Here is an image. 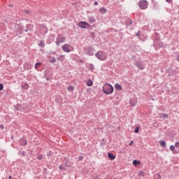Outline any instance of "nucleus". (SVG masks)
Masks as SVG:
<instances>
[{
  "mask_svg": "<svg viewBox=\"0 0 179 179\" xmlns=\"http://www.w3.org/2000/svg\"><path fill=\"white\" fill-rule=\"evenodd\" d=\"M25 13H30V11H29V10H25Z\"/></svg>",
  "mask_w": 179,
  "mask_h": 179,
  "instance_id": "40",
  "label": "nucleus"
},
{
  "mask_svg": "<svg viewBox=\"0 0 179 179\" xmlns=\"http://www.w3.org/2000/svg\"><path fill=\"white\" fill-rule=\"evenodd\" d=\"M62 48L64 52H71V45L69 44H64L62 46Z\"/></svg>",
  "mask_w": 179,
  "mask_h": 179,
  "instance_id": "8",
  "label": "nucleus"
},
{
  "mask_svg": "<svg viewBox=\"0 0 179 179\" xmlns=\"http://www.w3.org/2000/svg\"><path fill=\"white\" fill-rule=\"evenodd\" d=\"M52 64H55L57 62V59L55 57H53L52 60L50 61Z\"/></svg>",
  "mask_w": 179,
  "mask_h": 179,
  "instance_id": "24",
  "label": "nucleus"
},
{
  "mask_svg": "<svg viewBox=\"0 0 179 179\" xmlns=\"http://www.w3.org/2000/svg\"><path fill=\"white\" fill-rule=\"evenodd\" d=\"M20 145H21V146H25V145H27V140L22 138L20 141Z\"/></svg>",
  "mask_w": 179,
  "mask_h": 179,
  "instance_id": "9",
  "label": "nucleus"
},
{
  "mask_svg": "<svg viewBox=\"0 0 179 179\" xmlns=\"http://www.w3.org/2000/svg\"><path fill=\"white\" fill-rule=\"evenodd\" d=\"M78 27L81 29H87V27H90V24L87 22L82 21L78 23Z\"/></svg>",
  "mask_w": 179,
  "mask_h": 179,
  "instance_id": "7",
  "label": "nucleus"
},
{
  "mask_svg": "<svg viewBox=\"0 0 179 179\" xmlns=\"http://www.w3.org/2000/svg\"><path fill=\"white\" fill-rule=\"evenodd\" d=\"M103 92L105 94H113L114 92V87L110 84L106 83L103 87Z\"/></svg>",
  "mask_w": 179,
  "mask_h": 179,
  "instance_id": "1",
  "label": "nucleus"
},
{
  "mask_svg": "<svg viewBox=\"0 0 179 179\" xmlns=\"http://www.w3.org/2000/svg\"><path fill=\"white\" fill-rule=\"evenodd\" d=\"M95 57L99 59V61H106V59H107V53L103 50H99L95 54Z\"/></svg>",
  "mask_w": 179,
  "mask_h": 179,
  "instance_id": "2",
  "label": "nucleus"
},
{
  "mask_svg": "<svg viewBox=\"0 0 179 179\" xmlns=\"http://www.w3.org/2000/svg\"><path fill=\"white\" fill-rule=\"evenodd\" d=\"M90 23H96V19L94 17H88Z\"/></svg>",
  "mask_w": 179,
  "mask_h": 179,
  "instance_id": "12",
  "label": "nucleus"
},
{
  "mask_svg": "<svg viewBox=\"0 0 179 179\" xmlns=\"http://www.w3.org/2000/svg\"><path fill=\"white\" fill-rule=\"evenodd\" d=\"M148 1L145 0H141L138 3V6L141 8L143 10H145V9H147L148 8Z\"/></svg>",
  "mask_w": 179,
  "mask_h": 179,
  "instance_id": "4",
  "label": "nucleus"
},
{
  "mask_svg": "<svg viewBox=\"0 0 179 179\" xmlns=\"http://www.w3.org/2000/svg\"><path fill=\"white\" fill-rule=\"evenodd\" d=\"M74 89H75V88L73 87V86H69V87H67V90H68L69 92H73Z\"/></svg>",
  "mask_w": 179,
  "mask_h": 179,
  "instance_id": "21",
  "label": "nucleus"
},
{
  "mask_svg": "<svg viewBox=\"0 0 179 179\" xmlns=\"http://www.w3.org/2000/svg\"><path fill=\"white\" fill-rule=\"evenodd\" d=\"M85 52L87 55H90V57L94 55V52H96V50L92 46H87V48H85Z\"/></svg>",
  "mask_w": 179,
  "mask_h": 179,
  "instance_id": "3",
  "label": "nucleus"
},
{
  "mask_svg": "<svg viewBox=\"0 0 179 179\" xmlns=\"http://www.w3.org/2000/svg\"><path fill=\"white\" fill-rule=\"evenodd\" d=\"M8 178H9V179H11V178H12V176H10L8 177Z\"/></svg>",
  "mask_w": 179,
  "mask_h": 179,
  "instance_id": "42",
  "label": "nucleus"
},
{
  "mask_svg": "<svg viewBox=\"0 0 179 179\" xmlns=\"http://www.w3.org/2000/svg\"><path fill=\"white\" fill-rule=\"evenodd\" d=\"M159 118H169V115L166 113L160 114Z\"/></svg>",
  "mask_w": 179,
  "mask_h": 179,
  "instance_id": "14",
  "label": "nucleus"
},
{
  "mask_svg": "<svg viewBox=\"0 0 179 179\" xmlns=\"http://www.w3.org/2000/svg\"><path fill=\"white\" fill-rule=\"evenodd\" d=\"M134 144V141H131L129 143V145L131 146V145H133Z\"/></svg>",
  "mask_w": 179,
  "mask_h": 179,
  "instance_id": "38",
  "label": "nucleus"
},
{
  "mask_svg": "<svg viewBox=\"0 0 179 179\" xmlns=\"http://www.w3.org/2000/svg\"><path fill=\"white\" fill-rule=\"evenodd\" d=\"M0 90H3V85L0 83Z\"/></svg>",
  "mask_w": 179,
  "mask_h": 179,
  "instance_id": "32",
  "label": "nucleus"
},
{
  "mask_svg": "<svg viewBox=\"0 0 179 179\" xmlns=\"http://www.w3.org/2000/svg\"><path fill=\"white\" fill-rule=\"evenodd\" d=\"M175 146H176V148H178V147H179V142H178V141H177V142L175 143Z\"/></svg>",
  "mask_w": 179,
  "mask_h": 179,
  "instance_id": "31",
  "label": "nucleus"
},
{
  "mask_svg": "<svg viewBox=\"0 0 179 179\" xmlns=\"http://www.w3.org/2000/svg\"><path fill=\"white\" fill-rule=\"evenodd\" d=\"M93 85V81L92 80H89L87 83V86H92Z\"/></svg>",
  "mask_w": 179,
  "mask_h": 179,
  "instance_id": "20",
  "label": "nucleus"
},
{
  "mask_svg": "<svg viewBox=\"0 0 179 179\" xmlns=\"http://www.w3.org/2000/svg\"><path fill=\"white\" fill-rule=\"evenodd\" d=\"M135 134H138L139 132V127H136L134 130Z\"/></svg>",
  "mask_w": 179,
  "mask_h": 179,
  "instance_id": "29",
  "label": "nucleus"
},
{
  "mask_svg": "<svg viewBox=\"0 0 179 179\" xmlns=\"http://www.w3.org/2000/svg\"><path fill=\"white\" fill-rule=\"evenodd\" d=\"M40 65H41V62H37L35 64V69H37V68H38V66H40Z\"/></svg>",
  "mask_w": 179,
  "mask_h": 179,
  "instance_id": "23",
  "label": "nucleus"
},
{
  "mask_svg": "<svg viewBox=\"0 0 179 179\" xmlns=\"http://www.w3.org/2000/svg\"><path fill=\"white\" fill-rule=\"evenodd\" d=\"M59 169H60V170H66V167H65V166H62V165H61V166L59 167Z\"/></svg>",
  "mask_w": 179,
  "mask_h": 179,
  "instance_id": "28",
  "label": "nucleus"
},
{
  "mask_svg": "<svg viewBox=\"0 0 179 179\" xmlns=\"http://www.w3.org/2000/svg\"><path fill=\"white\" fill-rule=\"evenodd\" d=\"M115 89L116 90H122V87L118 83L115 84Z\"/></svg>",
  "mask_w": 179,
  "mask_h": 179,
  "instance_id": "11",
  "label": "nucleus"
},
{
  "mask_svg": "<svg viewBox=\"0 0 179 179\" xmlns=\"http://www.w3.org/2000/svg\"><path fill=\"white\" fill-rule=\"evenodd\" d=\"M65 59V55H59L57 57V61H64Z\"/></svg>",
  "mask_w": 179,
  "mask_h": 179,
  "instance_id": "13",
  "label": "nucleus"
},
{
  "mask_svg": "<svg viewBox=\"0 0 179 179\" xmlns=\"http://www.w3.org/2000/svg\"><path fill=\"white\" fill-rule=\"evenodd\" d=\"M159 144L161 145V146H162V148H166V141H160Z\"/></svg>",
  "mask_w": 179,
  "mask_h": 179,
  "instance_id": "17",
  "label": "nucleus"
},
{
  "mask_svg": "<svg viewBox=\"0 0 179 179\" xmlns=\"http://www.w3.org/2000/svg\"><path fill=\"white\" fill-rule=\"evenodd\" d=\"M108 157H109L110 160H114L115 159V156H114V154L110 152L108 153Z\"/></svg>",
  "mask_w": 179,
  "mask_h": 179,
  "instance_id": "10",
  "label": "nucleus"
},
{
  "mask_svg": "<svg viewBox=\"0 0 179 179\" xmlns=\"http://www.w3.org/2000/svg\"><path fill=\"white\" fill-rule=\"evenodd\" d=\"M131 105L134 107V106H135V104H132V103H131Z\"/></svg>",
  "mask_w": 179,
  "mask_h": 179,
  "instance_id": "43",
  "label": "nucleus"
},
{
  "mask_svg": "<svg viewBox=\"0 0 179 179\" xmlns=\"http://www.w3.org/2000/svg\"><path fill=\"white\" fill-rule=\"evenodd\" d=\"M38 160H43V155H39L38 157Z\"/></svg>",
  "mask_w": 179,
  "mask_h": 179,
  "instance_id": "33",
  "label": "nucleus"
},
{
  "mask_svg": "<svg viewBox=\"0 0 179 179\" xmlns=\"http://www.w3.org/2000/svg\"><path fill=\"white\" fill-rule=\"evenodd\" d=\"M170 150H171L172 152H174V150H176V147H174V145H171Z\"/></svg>",
  "mask_w": 179,
  "mask_h": 179,
  "instance_id": "26",
  "label": "nucleus"
},
{
  "mask_svg": "<svg viewBox=\"0 0 179 179\" xmlns=\"http://www.w3.org/2000/svg\"><path fill=\"white\" fill-rule=\"evenodd\" d=\"M78 159H79V160H83V156H80V157H78Z\"/></svg>",
  "mask_w": 179,
  "mask_h": 179,
  "instance_id": "37",
  "label": "nucleus"
},
{
  "mask_svg": "<svg viewBox=\"0 0 179 179\" xmlns=\"http://www.w3.org/2000/svg\"><path fill=\"white\" fill-rule=\"evenodd\" d=\"M38 45H39V47L44 48V46L45 45V43H44L43 42V41H41L40 42V43L38 44Z\"/></svg>",
  "mask_w": 179,
  "mask_h": 179,
  "instance_id": "22",
  "label": "nucleus"
},
{
  "mask_svg": "<svg viewBox=\"0 0 179 179\" xmlns=\"http://www.w3.org/2000/svg\"><path fill=\"white\" fill-rule=\"evenodd\" d=\"M126 24L127 26H131V24H132V21L131 20H127L126 21Z\"/></svg>",
  "mask_w": 179,
  "mask_h": 179,
  "instance_id": "19",
  "label": "nucleus"
},
{
  "mask_svg": "<svg viewBox=\"0 0 179 179\" xmlns=\"http://www.w3.org/2000/svg\"><path fill=\"white\" fill-rule=\"evenodd\" d=\"M136 36H141V31H138L136 33Z\"/></svg>",
  "mask_w": 179,
  "mask_h": 179,
  "instance_id": "35",
  "label": "nucleus"
},
{
  "mask_svg": "<svg viewBox=\"0 0 179 179\" xmlns=\"http://www.w3.org/2000/svg\"><path fill=\"white\" fill-rule=\"evenodd\" d=\"M154 179H162V176H160V173H155L154 176Z\"/></svg>",
  "mask_w": 179,
  "mask_h": 179,
  "instance_id": "15",
  "label": "nucleus"
},
{
  "mask_svg": "<svg viewBox=\"0 0 179 179\" xmlns=\"http://www.w3.org/2000/svg\"><path fill=\"white\" fill-rule=\"evenodd\" d=\"M133 164H134V165L141 164V162L138 160H134V161H133Z\"/></svg>",
  "mask_w": 179,
  "mask_h": 179,
  "instance_id": "25",
  "label": "nucleus"
},
{
  "mask_svg": "<svg viewBox=\"0 0 179 179\" xmlns=\"http://www.w3.org/2000/svg\"><path fill=\"white\" fill-rule=\"evenodd\" d=\"M5 127L3 125H0V129H4Z\"/></svg>",
  "mask_w": 179,
  "mask_h": 179,
  "instance_id": "36",
  "label": "nucleus"
},
{
  "mask_svg": "<svg viewBox=\"0 0 179 179\" xmlns=\"http://www.w3.org/2000/svg\"><path fill=\"white\" fill-rule=\"evenodd\" d=\"M94 5H95V6H97V5H99V2L95 1V2L94 3Z\"/></svg>",
  "mask_w": 179,
  "mask_h": 179,
  "instance_id": "34",
  "label": "nucleus"
},
{
  "mask_svg": "<svg viewBox=\"0 0 179 179\" xmlns=\"http://www.w3.org/2000/svg\"><path fill=\"white\" fill-rule=\"evenodd\" d=\"M134 64L138 68V69H141V71H143V69L145 68V63H143V62L136 61Z\"/></svg>",
  "mask_w": 179,
  "mask_h": 179,
  "instance_id": "5",
  "label": "nucleus"
},
{
  "mask_svg": "<svg viewBox=\"0 0 179 179\" xmlns=\"http://www.w3.org/2000/svg\"><path fill=\"white\" fill-rule=\"evenodd\" d=\"M138 174H139V176H141L142 177H143V176H144V173H143V171H140L139 173H138Z\"/></svg>",
  "mask_w": 179,
  "mask_h": 179,
  "instance_id": "30",
  "label": "nucleus"
},
{
  "mask_svg": "<svg viewBox=\"0 0 179 179\" xmlns=\"http://www.w3.org/2000/svg\"><path fill=\"white\" fill-rule=\"evenodd\" d=\"M178 62H179V55L177 56V58H176Z\"/></svg>",
  "mask_w": 179,
  "mask_h": 179,
  "instance_id": "39",
  "label": "nucleus"
},
{
  "mask_svg": "<svg viewBox=\"0 0 179 179\" xmlns=\"http://www.w3.org/2000/svg\"><path fill=\"white\" fill-rule=\"evenodd\" d=\"M21 87L22 89L27 90V89H29V84H27V83L22 84Z\"/></svg>",
  "mask_w": 179,
  "mask_h": 179,
  "instance_id": "16",
  "label": "nucleus"
},
{
  "mask_svg": "<svg viewBox=\"0 0 179 179\" xmlns=\"http://www.w3.org/2000/svg\"><path fill=\"white\" fill-rule=\"evenodd\" d=\"M66 40V38L65 37H63L59 35L57 38L56 45H57V47H59V44L61 43H65Z\"/></svg>",
  "mask_w": 179,
  "mask_h": 179,
  "instance_id": "6",
  "label": "nucleus"
},
{
  "mask_svg": "<svg viewBox=\"0 0 179 179\" xmlns=\"http://www.w3.org/2000/svg\"><path fill=\"white\" fill-rule=\"evenodd\" d=\"M89 69H90V71H93L94 69V66H93V64H90Z\"/></svg>",
  "mask_w": 179,
  "mask_h": 179,
  "instance_id": "27",
  "label": "nucleus"
},
{
  "mask_svg": "<svg viewBox=\"0 0 179 179\" xmlns=\"http://www.w3.org/2000/svg\"><path fill=\"white\" fill-rule=\"evenodd\" d=\"M166 2H171V0H166Z\"/></svg>",
  "mask_w": 179,
  "mask_h": 179,
  "instance_id": "41",
  "label": "nucleus"
},
{
  "mask_svg": "<svg viewBox=\"0 0 179 179\" xmlns=\"http://www.w3.org/2000/svg\"><path fill=\"white\" fill-rule=\"evenodd\" d=\"M99 12L100 13H107V10L104 8H101L99 9Z\"/></svg>",
  "mask_w": 179,
  "mask_h": 179,
  "instance_id": "18",
  "label": "nucleus"
}]
</instances>
